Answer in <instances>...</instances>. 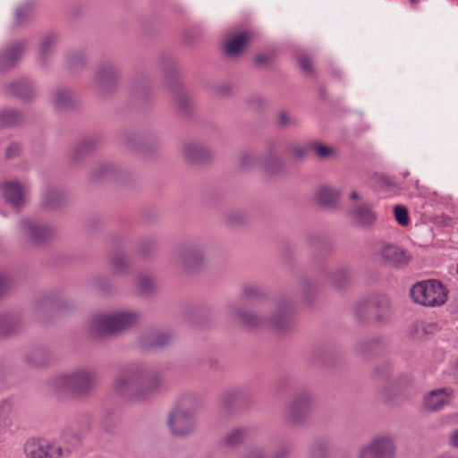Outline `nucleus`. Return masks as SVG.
Wrapping results in <instances>:
<instances>
[{
	"instance_id": "1",
	"label": "nucleus",
	"mask_w": 458,
	"mask_h": 458,
	"mask_svg": "<svg viewBox=\"0 0 458 458\" xmlns=\"http://www.w3.org/2000/svg\"><path fill=\"white\" fill-rule=\"evenodd\" d=\"M166 379L160 369L144 364L130 363L122 366L114 381L117 394L131 401H147L165 388Z\"/></svg>"
},
{
	"instance_id": "2",
	"label": "nucleus",
	"mask_w": 458,
	"mask_h": 458,
	"mask_svg": "<svg viewBox=\"0 0 458 458\" xmlns=\"http://www.w3.org/2000/svg\"><path fill=\"white\" fill-rule=\"evenodd\" d=\"M232 314L244 327L250 329L260 328L265 326L273 330L283 333L294 325L295 306L288 299L282 298L276 302L275 310L269 318H261L254 313L237 309L234 305L229 307Z\"/></svg>"
},
{
	"instance_id": "3",
	"label": "nucleus",
	"mask_w": 458,
	"mask_h": 458,
	"mask_svg": "<svg viewBox=\"0 0 458 458\" xmlns=\"http://www.w3.org/2000/svg\"><path fill=\"white\" fill-rule=\"evenodd\" d=\"M52 384L57 391L65 392L75 398H84L97 388L98 374L94 369L82 366L56 376Z\"/></svg>"
},
{
	"instance_id": "4",
	"label": "nucleus",
	"mask_w": 458,
	"mask_h": 458,
	"mask_svg": "<svg viewBox=\"0 0 458 458\" xmlns=\"http://www.w3.org/2000/svg\"><path fill=\"white\" fill-rule=\"evenodd\" d=\"M140 314L136 311H119L95 316L89 326L92 336L113 335L137 327Z\"/></svg>"
},
{
	"instance_id": "5",
	"label": "nucleus",
	"mask_w": 458,
	"mask_h": 458,
	"mask_svg": "<svg viewBox=\"0 0 458 458\" xmlns=\"http://www.w3.org/2000/svg\"><path fill=\"white\" fill-rule=\"evenodd\" d=\"M353 313L360 324L386 323L392 315L390 301L384 294L370 295L355 305Z\"/></svg>"
},
{
	"instance_id": "6",
	"label": "nucleus",
	"mask_w": 458,
	"mask_h": 458,
	"mask_svg": "<svg viewBox=\"0 0 458 458\" xmlns=\"http://www.w3.org/2000/svg\"><path fill=\"white\" fill-rule=\"evenodd\" d=\"M122 78L121 67L114 60L101 61L94 72L93 88L100 98H108L114 96L119 88Z\"/></svg>"
},
{
	"instance_id": "7",
	"label": "nucleus",
	"mask_w": 458,
	"mask_h": 458,
	"mask_svg": "<svg viewBox=\"0 0 458 458\" xmlns=\"http://www.w3.org/2000/svg\"><path fill=\"white\" fill-rule=\"evenodd\" d=\"M314 405V398L308 391L297 393L291 401L284 405L282 411V420L290 427L303 425L310 417Z\"/></svg>"
},
{
	"instance_id": "8",
	"label": "nucleus",
	"mask_w": 458,
	"mask_h": 458,
	"mask_svg": "<svg viewBox=\"0 0 458 458\" xmlns=\"http://www.w3.org/2000/svg\"><path fill=\"white\" fill-rule=\"evenodd\" d=\"M448 291L437 280H427L415 284L411 289L412 300L422 306L443 305L447 300Z\"/></svg>"
},
{
	"instance_id": "9",
	"label": "nucleus",
	"mask_w": 458,
	"mask_h": 458,
	"mask_svg": "<svg viewBox=\"0 0 458 458\" xmlns=\"http://www.w3.org/2000/svg\"><path fill=\"white\" fill-rule=\"evenodd\" d=\"M27 458H67L72 454L68 446L61 445L56 440L30 438L24 444Z\"/></svg>"
},
{
	"instance_id": "10",
	"label": "nucleus",
	"mask_w": 458,
	"mask_h": 458,
	"mask_svg": "<svg viewBox=\"0 0 458 458\" xmlns=\"http://www.w3.org/2000/svg\"><path fill=\"white\" fill-rule=\"evenodd\" d=\"M171 259L177 267L192 271L205 262L203 247L194 242L178 245L172 250Z\"/></svg>"
},
{
	"instance_id": "11",
	"label": "nucleus",
	"mask_w": 458,
	"mask_h": 458,
	"mask_svg": "<svg viewBox=\"0 0 458 458\" xmlns=\"http://www.w3.org/2000/svg\"><path fill=\"white\" fill-rule=\"evenodd\" d=\"M20 225L23 234L37 246L50 242L55 235L54 227L34 218H24Z\"/></svg>"
},
{
	"instance_id": "12",
	"label": "nucleus",
	"mask_w": 458,
	"mask_h": 458,
	"mask_svg": "<svg viewBox=\"0 0 458 458\" xmlns=\"http://www.w3.org/2000/svg\"><path fill=\"white\" fill-rule=\"evenodd\" d=\"M395 445L389 437L380 436L363 445L357 458H394Z\"/></svg>"
},
{
	"instance_id": "13",
	"label": "nucleus",
	"mask_w": 458,
	"mask_h": 458,
	"mask_svg": "<svg viewBox=\"0 0 458 458\" xmlns=\"http://www.w3.org/2000/svg\"><path fill=\"white\" fill-rule=\"evenodd\" d=\"M173 337L174 335L169 330L149 329L140 335L138 344L141 350L149 351L168 345Z\"/></svg>"
},
{
	"instance_id": "14",
	"label": "nucleus",
	"mask_w": 458,
	"mask_h": 458,
	"mask_svg": "<svg viewBox=\"0 0 458 458\" xmlns=\"http://www.w3.org/2000/svg\"><path fill=\"white\" fill-rule=\"evenodd\" d=\"M454 391L450 387L437 388L423 397V407L431 412H437L451 404Z\"/></svg>"
},
{
	"instance_id": "15",
	"label": "nucleus",
	"mask_w": 458,
	"mask_h": 458,
	"mask_svg": "<svg viewBox=\"0 0 458 458\" xmlns=\"http://www.w3.org/2000/svg\"><path fill=\"white\" fill-rule=\"evenodd\" d=\"M168 426L173 435L183 437L194 431V416L182 410L174 409L168 418Z\"/></svg>"
},
{
	"instance_id": "16",
	"label": "nucleus",
	"mask_w": 458,
	"mask_h": 458,
	"mask_svg": "<svg viewBox=\"0 0 458 458\" xmlns=\"http://www.w3.org/2000/svg\"><path fill=\"white\" fill-rule=\"evenodd\" d=\"M27 47V39H21L4 47L0 50V71L6 72L13 68L22 57Z\"/></svg>"
},
{
	"instance_id": "17",
	"label": "nucleus",
	"mask_w": 458,
	"mask_h": 458,
	"mask_svg": "<svg viewBox=\"0 0 458 458\" xmlns=\"http://www.w3.org/2000/svg\"><path fill=\"white\" fill-rule=\"evenodd\" d=\"M376 253L386 265L393 267L405 266L411 260V256L405 250L393 244L380 245Z\"/></svg>"
},
{
	"instance_id": "18",
	"label": "nucleus",
	"mask_w": 458,
	"mask_h": 458,
	"mask_svg": "<svg viewBox=\"0 0 458 458\" xmlns=\"http://www.w3.org/2000/svg\"><path fill=\"white\" fill-rule=\"evenodd\" d=\"M25 364L33 369H44L49 366L53 360V353L47 347H35L28 350L23 357Z\"/></svg>"
},
{
	"instance_id": "19",
	"label": "nucleus",
	"mask_w": 458,
	"mask_h": 458,
	"mask_svg": "<svg viewBox=\"0 0 458 458\" xmlns=\"http://www.w3.org/2000/svg\"><path fill=\"white\" fill-rule=\"evenodd\" d=\"M91 418L88 414L77 416L70 424L63 429L62 437L64 439H71L79 442L81 437L90 429Z\"/></svg>"
},
{
	"instance_id": "20",
	"label": "nucleus",
	"mask_w": 458,
	"mask_h": 458,
	"mask_svg": "<svg viewBox=\"0 0 458 458\" xmlns=\"http://www.w3.org/2000/svg\"><path fill=\"white\" fill-rule=\"evenodd\" d=\"M350 216L356 225L364 229L373 227L377 221V215L368 202L355 204L350 211Z\"/></svg>"
},
{
	"instance_id": "21",
	"label": "nucleus",
	"mask_w": 458,
	"mask_h": 458,
	"mask_svg": "<svg viewBox=\"0 0 458 458\" xmlns=\"http://www.w3.org/2000/svg\"><path fill=\"white\" fill-rule=\"evenodd\" d=\"M4 198L7 203L15 208L23 206L25 202V188L18 181L5 182L1 185Z\"/></svg>"
},
{
	"instance_id": "22",
	"label": "nucleus",
	"mask_w": 458,
	"mask_h": 458,
	"mask_svg": "<svg viewBox=\"0 0 458 458\" xmlns=\"http://www.w3.org/2000/svg\"><path fill=\"white\" fill-rule=\"evenodd\" d=\"M6 95L15 96L23 101H30L36 97V90L32 83L27 80L14 81L4 86Z\"/></svg>"
},
{
	"instance_id": "23",
	"label": "nucleus",
	"mask_w": 458,
	"mask_h": 458,
	"mask_svg": "<svg viewBox=\"0 0 458 458\" xmlns=\"http://www.w3.org/2000/svg\"><path fill=\"white\" fill-rule=\"evenodd\" d=\"M182 155L189 162L202 163L211 158L212 151L202 144L188 142L182 146Z\"/></svg>"
},
{
	"instance_id": "24",
	"label": "nucleus",
	"mask_w": 458,
	"mask_h": 458,
	"mask_svg": "<svg viewBox=\"0 0 458 458\" xmlns=\"http://www.w3.org/2000/svg\"><path fill=\"white\" fill-rule=\"evenodd\" d=\"M100 141L93 136L86 137L79 140L72 148L70 153V160L73 164H77L87 155L93 151Z\"/></svg>"
},
{
	"instance_id": "25",
	"label": "nucleus",
	"mask_w": 458,
	"mask_h": 458,
	"mask_svg": "<svg viewBox=\"0 0 458 458\" xmlns=\"http://www.w3.org/2000/svg\"><path fill=\"white\" fill-rule=\"evenodd\" d=\"M22 319L20 315L13 313L0 314V336L10 337L22 329Z\"/></svg>"
},
{
	"instance_id": "26",
	"label": "nucleus",
	"mask_w": 458,
	"mask_h": 458,
	"mask_svg": "<svg viewBox=\"0 0 458 458\" xmlns=\"http://www.w3.org/2000/svg\"><path fill=\"white\" fill-rule=\"evenodd\" d=\"M52 103L56 110L66 111L74 108L77 100L70 89L57 88L52 93Z\"/></svg>"
},
{
	"instance_id": "27",
	"label": "nucleus",
	"mask_w": 458,
	"mask_h": 458,
	"mask_svg": "<svg viewBox=\"0 0 458 458\" xmlns=\"http://www.w3.org/2000/svg\"><path fill=\"white\" fill-rule=\"evenodd\" d=\"M263 165L270 174H278L284 170V162L276 153L275 142L270 141L267 143Z\"/></svg>"
},
{
	"instance_id": "28",
	"label": "nucleus",
	"mask_w": 458,
	"mask_h": 458,
	"mask_svg": "<svg viewBox=\"0 0 458 458\" xmlns=\"http://www.w3.org/2000/svg\"><path fill=\"white\" fill-rule=\"evenodd\" d=\"M121 141L129 148H140L143 145L148 143H153L158 146L160 139L157 135H141L135 131H126L122 134Z\"/></svg>"
},
{
	"instance_id": "29",
	"label": "nucleus",
	"mask_w": 458,
	"mask_h": 458,
	"mask_svg": "<svg viewBox=\"0 0 458 458\" xmlns=\"http://www.w3.org/2000/svg\"><path fill=\"white\" fill-rule=\"evenodd\" d=\"M248 394L242 389H233L225 392L220 399L219 407L223 411H228L232 407L244 403L248 400Z\"/></svg>"
},
{
	"instance_id": "30",
	"label": "nucleus",
	"mask_w": 458,
	"mask_h": 458,
	"mask_svg": "<svg viewBox=\"0 0 458 458\" xmlns=\"http://www.w3.org/2000/svg\"><path fill=\"white\" fill-rule=\"evenodd\" d=\"M249 39L250 35L247 31H242L239 34L231 37L225 44V54L232 57L242 55Z\"/></svg>"
},
{
	"instance_id": "31",
	"label": "nucleus",
	"mask_w": 458,
	"mask_h": 458,
	"mask_svg": "<svg viewBox=\"0 0 458 458\" xmlns=\"http://www.w3.org/2000/svg\"><path fill=\"white\" fill-rule=\"evenodd\" d=\"M58 40L59 37L56 33H47L43 36L38 53L39 60L43 64H46L50 56L55 53Z\"/></svg>"
},
{
	"instance_id": "32",
	"label": "nucleus",
	"mask_w": 458,
	"mask_h": 458,
	"mask_svg": "<svg viewBox=\"0 0 458 458\" xmlns=\"http://www.w3.org/2000/svg\"><path fill=\"white\" fill-rule=\"evenodd\" d=\"M64 199L63 191L47 187L43 194L42 206L47 209H56L64 204Z\"/></svg>"
},
{
	"instance_id": "33",
	"label": "nucleus",
	"mask_w": 458,
	"mask_h": 458,
	"mask_svg": "<svg viewBox=\"0 0 458 458\" xmlns=\"http://www.w3.org/2000/svg\"><path fill=\"white\" fill-rule=\"evenodd\" d=\"M437 329V325L428 323L423 320H416L409 327V335L411 338L416 340H422L427 338L429 335Z\"/></svg>"
},
{
	"instance_id": "34",
	"label": "nucleus",
	"mask_w": 458,
	"mask_h": 458,
	"mask_svg": "<svg viewBox=\"0 0 458 458\" xmlns=\"http://www.w3.org/2000/svg\"><path fill=\"white\" fill-rule=\"evenodd\" d=\"M120 174V169L113 163H101L92 172L91 179L100 182L109 178H116Z\"/></svg>"
},
{
	"instance_id": "35",
	"label": "nucleus",
	"mask_w": 458,
	"mask_h": 458,
	"mask_svg": "<svg viewBox=\"0 0 458 458\" xmlns=\"http://www.w3.org/2000/svg\"><path fill=\"white\" fill-rule=\"evenodd\" d=\"M325 276L337 290L345 288L351 282V274L346 267H339L331 273H326Z\"/></svg>"
},
{
	"instance_id": "36",
	"label": "nucleus",
	"mask_w": 458,
	"mask_h": 458,
	"mask_svg": "<svg viewBox=\"0 0 458 458\" xmlns=\"http://www.w3.org/2000/svg\"><path fill=\"white\" fill-rule=\"evenodd\" d=\"M386 343V341L385 337L377 335L361 341L358 344L357 350L361 355L367 356L383 348Z\"/></svg>"
},
{
	"instance_id": "37",
	"label": "nucleus",
	"mask_w": 458,
	"mask_h": 458,
	"mask_svg": "<svg viewBox=\"0 0 458 458\" xmlns=\"http://www.w3.org/2000/svg\"><path fill=\"white\" fill-rule=\"evenodd\" d=\"M200 406V399L194 394L186 393L182 394L174 409L182 410L194 416L195 411Z\"/></svg>"
},
{
	"instance_id": "38",
	"label": "nucleus",
	"mask_w": 458,
	"mask_h": 458,
	"mask_svg": "<svg viewBox=\"0 0 458 458\" xmlns=\"http://www.w3.org/2000/svg\"><path fill=\"white\" fill-rule=\"evenodd\" d=\"M131 92L136 98H144L149 95L150 81L144 75H136L131 82Z\"/></svg>"
},
{
	"instance_id": "39",
	"label": "nucleus",
	"mask_w": 458,
	"mask_h": 458,
	"mask_svg": "<svg viewBox=\"0 0 458 458\" xmlns=\"http://www.w3.org/2000/svg\"><path fill=\"white\" fill-rule=\"evenodd\" d=\"M318 203L325 208H334L338 204L340 193L335 189L321 187L317 191Z\"/></svg>"
},
{
	"instance_id": "40",
	"label": "nucleus",
	"mask_w": 458,
	"mask_h": 458,
	"mask_svg": "<svg viewBox=\"0 0 458 458\" xmlns=\"http://www.w3.org/2000/svg\"><path fill=\"white\" fill-rule=\"evenodd\" d=\"M34 7L31 3L20 5L14 12V25L17 27L28 23L33 16Z\"/></svg>"
},
{
	"instance_id": "41",
	"label": "nucleus",
	"mask_w": 458,
	"mask_h": 458,
	"mask_svg": "<svg viewBox=\"0 0 458 458\" xmlns=\"http://www.w3.org/2000/svg\"><path fill=\"white\" fill-rule=\"evenodd\" d=\"M276 125L281 130L294 129L300 125V121L290 112L281 110L276 116Z\"/></svg>"
},
{
	"instance_id": "42",
	"label": "nucleus",
	"mask_w": 458,
	"mask_h": 458,
	"mask_svg": "<svg viewBox=\"0 0 458 458\" xmlns=\"http://www.w3.org/2000/svg\"><path fill=\"white\" fill-rule=\"evenodd\" d=\"M110 265L116 274H128L130 271L127 256L122 251L116 252L111 257Z\"/></svg>"
},
{
	"instance_id": "43",
	"label": "nucleus",
	"mask_w": 458,
	"mask_h": 458,
	"mask_svg": "<svg viewBox=\"0 0 458 458\" xmlns=\"http://www.w3.org/2000/svg\"><path fill=\"white\" fill-rule=\"evenodd\" d=\"M22 122V115L20 112L13 109L0 111V127H11L18 125Z\"/></svg>"
},
{
	"instance_id": "44",
	"label": "nucleus",
	"mask_w": 458,
	"mask_h": 458,
	"mask_svg": "<svg viewBox=\"0 0 458 458\" xmlns=\"http://www.w3.org/2000/svg\"><path fill=\"white\" fill-rule=\"evenodd\" d=\"M174 98L175 106L181 114L184 116L190 114L192 108V102L188 95L181 89H176Z\"/></svg>"
},
{
	"instance_id": "45",
	"label": "nucleus",
	"mask_w": 458,
	"mask_h": 458,
	"mask_svg": "<svg viewBox=\"0 0 458 458\" xmlns=\"http://www.w3.org/2000/svg\"><path fill=\"white\" fill-rule=\"evenodd\" d=\"M285 151L296 159H304L310 151H311V141L305 144H299L297 142L289 143L286 146Z\"/></svg>"
},
{
	"instance_id": "46",
	"label": "nucleus",
	"mask_w": 458,
	"mask_h": 458,
	"mask_svg": "<svg viewBox=\"0 0 458 458\" xmlns=\"http://www.w3.org/2000/svg\"><path fill=\"white\" fill-rule=\"evenodd\" d=\"M248 435L245 428H237L229 432L224 438L226 446L235 447L244 442Z\"/></svg>"
},
{
	"instance_id": "47",
	"label": "nucleus",
	"mask_w": 458,
	"mask_h": 458,
	"mask_svg": "<svg viewBox=\"0 0 458 458\" xmlns=\"http://www.w3.org/2000/svg\"><path fill=\"white\" fill-rule=\"evenodd\" d=\"M86 62L87 58L81 51H72L66 56V66L71 71L82 69Z\"/></svg>"
},
{
	"instance_id": "48",
	"label": "nucleus",
	"mask_w": 458,
	"mask_h": 458,
	"mask_svg": "<svg viewBox=\"0 0 458 458\" xmlns=\"http://www.w3.org/2000/svg\"><path fill=\"white\" fill-rule=\"evenodd\" d=\"M299 288L300 291L301 292L303 298L307 301H311L318 291L316 284H314L310 279L307 277H303L301 279Z\"/></svg>"
},
{
	"instance_id": "49",
	"label": "nucleus",
	"mask_w": 458,
	"mask_h": 458,
	"mask_svg": "<svg viewBox=\"0 0 458 458\" xmlns=\"http://www.w3.org/2000/svg\"><path fill=\"white\" fill-rule=\"evenodd\" d=\"M138 286L142 294L148 295L155 291L157 282L155 278L149 275H141L138 279Z\"/></svg>"
},
{
	"instance_id": "50",
	"label": "nucleus",
	"mask_w": 458,
	"mask_h": 458,
	"mask_svg": "<svg viewBox=\"0 0 458 458\" xmlns=\"http://www.w3.org/2000/svg\"><path fill=\"white\" fill-rule=\"evenodd\" d=\"M247 216L245 212L239 209H230L224 214V221L229 225H237L245 222Z\"/></svg>"
},
{
	"instance_id": "51",
	"label": "nucleus",
	"mask_w": 458,
	"mask_h": 458,
	"mask_svg": "<svg viewBox=\"0 0 458 458\" xmlns=\"http://www.w3.org/2000/svg\"><path fill=\"white\" fill-rule=\"evenodd\" d=\"M310 458H327L328 445L325 440H317L313 443L310 450Z\"/></svg>"
},
{
	"instance_id": "52",
	"label": "nucleus",
	"mask_w": 458,
	"mask_h": 458,
	"mask_svg": "<svg viewBox=\"0 0 458 458\" xmlns=\"http://www.w3.org/2000/svg\"><path fill=\"white\" fill-rule=\"evenodd\" d=\"M311 150L320 159H327L335 155V150L333 148L323 145L318 141H311Z\"/></svg>"
},
{
	"instance_id": "53",
	"label": "nucleus",
	"mask_w": 458,
	"mask_h": 458,
	"mask_svg": "<svg viewBox=\"0 0 458 458\" xmlns=\"http://www.w3.org/2000/svg\"><path fill=\"white\" fill-rule=\"evenodd\" d=\"M161 70L165 80L175 81L178 77V69L173 60L165 59L161 64Z\"/></svg>"
},
{
	"instance_id": "54",
	"label": "nucleus",
	"mask_w": 458,
	"mask_h": 458,
	"mask_svg": "<svg viewBox=\"0 0 458 458\" xmlns=\"http://www.w3.org/2000/svg\"><path fill=\"white\" fill-rule=\"evenodd\" d=\"M259 162V157L253 152H244L240 157V166L243 169H250L255 167Z\"/></svg>"
},
{
	"instance_id": "55",
	"label": "nucleus",
	"mask_w": 458,
	"mask_h": 458,
	"mask_svg": "<svg viewBox=\"0 0 458 458\" xmlns=\"http://www.w3.org/2000/svg\"><path fill=\"white\" fill-rule=\"evenodd\" d=\"M157 248V242L152 237L141 239L139 242V250L144 255L152 253Z\"/></svg>"
},
{
	"instance_id": "56",
	"label": "nucleus",
	"mask_w": 458,
	"mask_h": 458,
	"mask_svg": "<svg viewBox=\"0 0 458 458\" xmlns=\"http://www.w3.org/2000/svg\"><path fill=\"white\" fill-rule=\"evenodd\" d=\"M298 64L301 70L306 74L311 75L314 72L312 59L307 54H300L297 56Z\"/></svg>"
},
{
	"instance_id": "57",
	"label": "nucleus",
	"mask_w": 458,
	"mask_h": 458,
	"mask_svg": "<svg viewBox=\"0 0 458 458\" xmlns=\"http://www.w3.org/2000/svg\"><path fill=\"white\" fill-rule=\"evenodd\" d=\"M394 217L401 225H407L410 222L408 209L402 205H397L394 208Z\"/></svg>"
},
{
	"instance_id": "58",
	"label": "nucleus",
	"mask_w": 458,
	"mask_h": 458,
	"mask_svg": "<svg viewBox=\"0 0 458 458\" xmlns=\"http://www.w3.org/2000/svg\"><path fill=\"white\" fill-rule=\"evenodd\" d=\"M276 55L274 51H267L259 53L255 56V65L262 67L267 65L272 60H274Z\"/></svg>"
},
{
	"instance_id": "59",
	"label": "nucleus",
	"mask_w": 458,
	"mask_h": 458,
	"mask_svg": "<svg viewBox=\"0 0 458 458\" xmlns=\"http://www.w3.org/2000/svg\"><path fill=\"white\" fill-rule=\"evenodd\" d=\"M243 295L246 298H261L264 296V290L259 285H247L243 289Z\"/></svg>"
},
{
	"instance_id": "60",
	"label": "nucleus",
	"mask_w": 458,
	"mask_h": 458,
	"mask_svg": "<svg viewBox=\"0 0 458 458\" xmlns=\"http://www.w3.org/2000/svg\"><path fill=\"white\" fill-rule=\"evenodd\" d=\"M392 371V367L389 363H383L373 369L372 376L375 378H386Z\"/></svg>"
},
{
	"instance_id": "61",
	"label": "nucleus",
	"mask_w": 458,
	"mask_h": 458,
	"mask_svg": "<svg viewBox=\"0 0 458 458\" xmlns=\"http://www.w3.org/2000/svg\"><path fill=\"white\" fill-rule=\"evenodd\" d=\"M118 423L112 416H106L102 420V428L108 434H114L117 430Z\"/></svg>"
},
{
	"instance_id": "62",
	"label": "nucleus",
	"mask_w": 458,
	"mask_h": 458,
	"mask_svg": "<svg viewBox=\"0 0 458 458\" xmlns=\"http://www.w3.org/2000/svg\"><path fill=\"white\" fill-rule=\"evenodd\" d=\"M55 306V301L51 296L46 295L38 298L35 302V309L41 310L44 308H54Z\"/></svg>"
},
{
	"instance_id": "63",
	"label": "nucleus",
	"mask_w": 458,
	"mask_h": 458,
	"mask_svg": "<svg viewBox=\"0 0 458 458\" xmlns=\"http://www.w3.org/2000/svg\"><path fill=\"white\" fill-rule=\"evenodd\" d=\"M13 281L9 275L0 273V298L8 291Z\"/></svg>"
},
{
	"instance_id": "64",
	"label": "nucleus",
	"mask_w": 458,
	"mask_h": 458,
	"mask_svg": "<svg viewBox=\"0 0 458 458\" xmlns=\"http://www.w3.org/2000/svg\"><path fill=\"white\" fill-rule=\"evenodd\" d=\"M242 458H267L265 448L261 446L253 447Z\"/></svg>"
}]
</instances>
